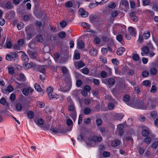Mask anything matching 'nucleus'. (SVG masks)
I'll return each instance as SVG.
<instances>
[{
	"mask_svg": "<svg viewBox=\"0 0 158 158\" xmlns=\"http://www.w3.org/2000/svg\"><path fill=\"white\" fill-rule=\"evenodd\" d=\"M102 140V138L101 136L95 135L92 137H89L87 143L91 146H94L96 143L101 142Z\"/></svg>",
	"mask_w": 158,
	"mask_h": 158,
	"instance_id": "nucleus-1",
	"label": "nucleus"
},
{
	"mask_svg": "<svg viewBox=\"0 0 158 158\" xmlns=\"http://www.w3.org/2000/svg\"><path fill=\"white\" fill-rule=\"evenodd\" d=\"M69 110L71 111V116L74 121H75L77 116L76 112L73 104H71L69 106Z\"/></svg>",
	"mask_w": 158,
	"mask_h": 158,
	"instance_id": "nucleus-2",
	"label": "nucleus"
},
{
	"mask_svg": "<svg viewBox=\"0 0 158 158\" xmlns=\"http://www.w3.org/2000/svg\"><path fill=\"white\" fill-rule=\"evenodd\" d=\"M66 85L67 86L65 87V88H64V87H60V89L62 91L64 92H68L70 90L71 85V78L69 76H68V81L67 82Z\"/></svg>",
	"mask_w": 158,
	"mask_h": 158,
	"instance_id": "nucleus-3",
	"label": "nucleus"
},
{
	"mask_svg": "<svg viewBox=\"0 0 158 158\" xmlns=\"http://www.w3.org/2000/svg\"><path fill=\"white\" fill-rule=\"evenodd\" d=\"M81 25L84 28L87 29L86 31L87 32H91L94 33H96L95 31L90 29V26L88 23L83 22L81 23Z\"/></svg>",
	"mask_w": 158,
	"mask_h": 158,
	"instance_id": "nucleus-4",
	"label": "nucleus"
},
{
	"mask_svg": "<svg viewBox=\"0 0 158 158\" xmlns=\"http://www.w3.org/2000/svg\"><path fill=\"white\" fill-rule=\"evenodd\" d=\"M33 90L30 87H27L23 89L22 91L23 94L26 96L28 95L29 94H31Z\"/></svg>",
	"mask_w": 158,
	"mask_h": 158,
	"instance_id": "nucleus-5",
	"label": "nucleus"
},
{
	"mask_svg": "<svg viewBox=\"0 0 158 158\" xmlns=\"http://www.w3.org/2000/svg\"><path fill=\"white\" fill-rule=\"evenodd\" d=\"M90 88L89 86L88 85L85 86L81 92L82 95L84 97L86 96L88 93L90 92Z\"/></svg>",
	"mask_w": 158,
	"mask_h": 158,
	"instance_id": "nucleus-6",
	"label": "nucleus"
},
{
	"mask_svg": "<svg viewBox=\"0 0 158 158\" xmlns=\"http://www.w3.org/2000/svg\"><path fill=\"white\" fill-rule=\"evenodd\" d=\"M124 127L123 125L122 124H119L118 125L116 133L120 136H121L123 134L122 130Z\"/></svg>",
	"mask_w": 158,
	"mask_h": 158,
	"instance_id": "nucleus-7",
	"label": "nucleus"
},
{
	"mask_svg": "<svg viewBox=\"0 0 158 158\" xmlns=\"http://www.w3.org/2000/svg\"><path fill=\"white\" fill-rule=\"evenodd\" d=\"M79 12L82 17L85 18L88 15V12L85 11L83 9H80L79 10Z\"/></svg>",
	"mask_w": 158,
	"mask_h": 158,
	"instance_id": "nucleus-8",
	"label": "nucleus"
},
{
	"mask_svg": "<svg viewBox=\"0 0 158 158\" xmlns=\"http://www.w3.org/2000/svg\"><path fill=\"white\" fill-rule=\"evenodd\" d=\"M149 49L146 46H143L142 48V52L141 54L143 56L146 55L149 52Z\"/></svg>",
	"mask_w": 158,
	"mask_h": 158,
	"instance_id": "nucleus-9",
	"label": "nucleus"
},
{
	"mask_svg": "<svg viewBox=\"0 0 158 158\" xmlns=\"http://www.w3.org/2000/svg\"><path fill=\"white\" fill-rule=\"evenodd\" d=\"M128 31L130 35L133 36H135L136 34V31L132 27H130L128 28Z\"/></svg>",
	"mask_w": 158,
	"mask_h": 158,
	"instance_id": "nucleus-10",
	"label": "nucleus"
},
{
	"mask_svg": "<svg viewBox=\"0 0 158 158\" xmlns=\"http://www.w3.org/2000/svg\"><path fill=\"white\" fill-rule=\"evenodd\" d=\"M124 116L123 114L122 113L116 114L114 115V118L116 120H121Z\"/></svg>",
	"mask_w": 158,
	"mask_h": 158,
	"instance_id": "nucleus-11",
	"label": "nucleus"
},
{
	"mask_svg": "<svg viewBox=\"0 0 158 158\" xmlns=\"http://www.w3.org/2000/svg\"><path fill=\"white\" fill-rule=\"evenodd\" d=\"M34 120L36 124L38 126H41L44 123L43 120L41 118H40L38 119H34Z\"/></svg>",
	"mask_w": 158,
	"mask_h": 158,
	"instance_id": "nucleus-12",
	"label": "nucleus"
},
{
	"mask_svg": "<svg viewBox=\"0 0 158 158\" xmlns=\"http://www.w3.org/2000/svg\"><path fill=\"white\" fill-rule=\"evenodd\" d=\"M125 50V48L123 47L119 48L117 50V54L118 55L121 56L123 54Z\"/></svg>",
	"mask_w": 158,
	"mask_h": 158,
	"instance_id": "nucleus-13",
	"label": "nucleus"
},
{
	"mask_svg": "<svg viewBox=\"0 0 158 158\" xmlns=\"http://www.w3.org/2000/svg\"><path fill=\"white\" fill-rule=\"evenodd\" d=\"M143 38L145 39H147L149 38L150 35V33L149 31H147L144 32L142 34Z\"/></svg>",
	"mask_w": 158,
	"mask_h": 158,
	"instance_id": "nucleus-14",
	"label": "nucleus"
},
{
	"mask_svg": "<svg viewBox=\"0 0 158 158\" xmlns=\"http://www.w3.org/2000/svg\"><path fill=\"white\" fill-rule=\"evenodd\" d=\"M48 96L50 99L53 98H56V99H57L59 98L57 95L53 92L48 94Z\"/></svg>",
	"mask_w": 158,
	"mask_h": 158,
	"instance_id": "nucleus-15",
	"label": "nucleus"
},
{
	"mask_svg": "<svg viewBox=\"0 0 158 158\" xmlns=\"http://www.w3.org/2000/svg\"><path fill=\"white\" fill-rule=\"evenodd\" d=\"M77 47L78 48L81 49L84 47V44L82 41L80 40L77 41Z\"/></svg>",
	"mask_w": 158,
	"mask_h": 158,
	"instance_id": "nucleus-16",
	"label": "nucleus"
},
{
	"mask_svg": "<svg viewBox=\"0 0 158 158\" xmlns=\"http://www.w3.org/2000/svg\"><path fill=\"white\" fill-rule=\"evenodd\" d=\"M120 143V142L118 140L113 141L111 143V145L112 147H116L118 146Z\"/></svg>",
	"mask_w": 158,
	"mask_h": 158,
	"instance_id": "nucleus-17",
	"label": "nucleus"
},
{
	"mask_svg": "<svg viewBox=\"0 0 158 158\" xmlns=\"http://www.w3.org/2000/svg\"><path fill=\"white\" fill-rule=\"evenodd\" d=\"M130 16L132 20L135 22H137L138 20V18L136 16L134 15V13L133 12L130 13Z\"/></svg>",
	"mask_w": 158,
	"mask_h": 158,
	"instance_id": "nucleus-18",
	"label": "nucleus"
},
{
	"mask_svg": "<svg viewBox=\"0 0 158 158\" xmlns=\"http://www.w3.org/2000/svg\"><path fill=\"white\" fill-rule=\"evenodd\" d=\"M89 52L91 55L93 56H95L97 55L98 52L97 50L93 48L90 49L89 51Z\"/></svg>",
	"mask_w": 158,
	"mask_h": 158,
	"instance_id": "nucleus-19",
	"label": "nucleus"
},
{
	"mask_svg": "<svg viewBox=\"0 0 158 158\" xmlns=\"http://www.w3.org/2000/svg\"><path fill=\"white\" fill-rule=\"evenodd\" d=\"M26 79V77L22 73H20L19 75V78L18 80L20 81H25Z\"/></svg>",
	"mask_w": 158,
	"mask_h": 158,
	"instance_id": "nucleus-20",
	"label": "nucleus"
},
{
	"mask_svg": "<svg viewBox=\"0 0 158 158\" xmlns=\"http://www.w3.org/2000/svg\"><path fill=\"white\" fill-rule=\"evenodd\" d=\"M142 134L143 136H145L148 135L149 134V129L148 128L144 129L142 131Z\"/></svg>",
	"mask_w": 158,
	"mask_h": 158,
	"instance_id": "nucleus-21",
	"label": "nucleus"
},
{
	"mask_svg": "<svg viewBox=\"0 0 158 158\" xmlns=\"http://www.w3.org/2000/svg\"><path fill=\"white\" fill-rule=\"evenodd\" d=\"M22 60L26 62H27L29 60V59L27 56L25 54H23L22 55Z\"/></svg>",
	"mask_w": 158,
	"mask_h": 158,
	"instance_id": "nucleus-22",
	"label": "nucleus"
},
{
	"mask_svg": "<svg viewBox=\"0 0 158 158\" xmlns=\"http://www.w3.org/2000/svg\"><path fill=\"white\" fill-rule=\"evenodd\" d=\"M27 115L29 119H31L34 116V113L32 111H29L27 113Z\"/></svg>",
	"mask_w": 158,
	"mask_h": 158,
	"instance_id": "nucleus-23",
	"label": "nucleus"
},
{
	"mask_svg": "<svg viewBox=\"0 0 158 158\" xmlns=\"http://www.w3.org/2000/svg\"><path fill=\"white\" fill-rule=\"evenodd\" d=\"M99 4V2H96L95 3H91L89 5V7L92 8L97 6Z\"/></svg>",
	"mask_w": 158,
	"mask_h": 158,
	"instance_id": "nucleus-24",
	"label": "nucleus"
},
{
	"mask_svg": "<svg viewBox=\"0 0 158 158\" xmlns=\"http://www.w3.org/2000/svg\"><path fill=\"white\" fill-rule=\"evenodd\" d=\"M6 7L8 9H11L13 7V5L10 2L8 1L6 4Z\"/></svg>",
	"mask_w": 158,
	"mask_h": 158,
	"instance_id": "nucleus-25",
	"label": "nucleus"
},
{
	"mask_svg": "<svg viewBox=\"0 0 158 158\" xmlns=\"http://www.w3.org/2000/svg\"><path fill=\"white\" fill-rule=\"evenodd\" d=\"M17 27L19 30H20L24 27V24L22 22H21L18 23L17 25Z\"/></svg>",
	"mask_w": 158,
	"mask_h": 158,
	"instance_id": "nucleus-26",
	"label": "nucleus"
},
{
	"mask_svg": "<svg viewBox=\"0 0 158 158\" xmlns=\"http://www.w3.org/2000/svg\"><path fill=\"white\" fill-rule=\"evenodd\" d=\"M53 88L51 86L48 87L47 89V92L48 95L53 93Z\"/></svg>",
	"mask_w": 158,
	"mask_h": 158,
	"instance_id": "nucleus-27",
	"label": "nucleus"
},
{
	"mask_svg": "<svg viewBox=\"0 0 158 158\" xmlns=\"http://www.w3.org/2000/svg\"><path fill=\"white\" fill-rule=\"evenodd\" d=\"M114 107V105L113 103L111 102L109 103L108 106V108L109 110H112Z\"/></svg>",
	"mask_w": 158,
	"mask_h": 158,
	"instance_id": "nucleus-28",
	"label": "nucleus"
},
{
	"mask_svg": "<svg viewBox=\"0 0 158 158\" xmlns=\"http://www.w3.org/2000/svg\"><path fill=\"white\" fill-rule=\"evenodd\" d=\"M105 70L108 72V74L111 76L112 74V69L111 68H109L108 67H105Z\"/></svg>",
	"mask_w": 158,
	"mask_h": 158,
	"instance_id": "nucleus-29",
	"label": "nucleus"
},
{
	"mask_svg": "<svg viewBox=\"0 0 158 158\" xmlns=\"http://www.w3.org/2000/svg\"><path fill=\"white\" fill-rule=\"evenodd\" d=\"M35 89L38 92H40L42 90V89L40 85L37 83L35 84Z\"/></svg>",
	"mask_w": 158,
	"mask_h": 158,
	"instance_id": "nucleus-30",
	"label": "nucleus"
},
{
	"mask_svg": "<svg viewBox=\"0 0 158 158\" xmlns=\"http://www.w3.org/2000/svg\"><path fill=\"white\" fill-rule=\"evenodd\" d=\"M115 80L114 78H110L108 79V84L110 85H113L115 83Z\"/></svg>",
	"mask_w": 158,
	"mask_h": 158,
	"instance_id": "nucleus-31",
	"label": "nucleus"
},
{
	"mask_svg": "<svg viewBox=\"0 0 158 158\" xmlns=\"http://www.w3.org/2000/svg\"><path fill=\"white\" fill-rule=\"evenodd\" d=\"M115 4L114 2H111L108 4V6L110 8L114 9L115 8Z\"/></svg>",
	"mask_w": 158,
	"mask_h": 158,
	"instance_id": "nucleus-32",
	"label": "nucleus"
},
{
	"mask_svg": "<svg viewBox=\"0 0 158 158\" xmlns=\"http://www.w3.org/2000/svg\"><path fill=\"white\" fill-rule=\"evenodd\" d=\"M29 54L30 57L32 59H34L36 57V54L35 52H30Z\"/></svg>",
	"mask_w": 158,
	"mask_h": 158,
	"instance_id": "nucleus-33",
	"label": "nucleus"
},
{
	"mask_svg": "<svg viewBox=\"0 0 158 158\" xmlns=\"http://www.w3.org/2000/svg\"><path fill=\"white\" fill-rule=\"evenodd\" d=\"M130 99L129 95L128 94L125 95L123 97V100L125 102H128Z\"/></svg>",
	"mask_w": 158,
	"mask_h": 158,
	"instance_id": "nucleus-34",
	"label": "nucleus"
},
{
	"mask_svg": "<svg viewBox=\"0 0 158 158\" xmlns=\"http://www.w3.org/2000/svg\"><path fill=\"white\" fill-rule=\"evenodd\" d=\"M16 108L17 111H19L21 110L22 107V105L21 104L18 103L16 105Z\"/></svg>",
	"mask_w": 158,
	"mask_h": 158,
	"instance_id": "nucleus-35",
	"label": "nucleus"
},
{
	"mask_svg": "<svg viewBox=\"0 0 158 158\" xmlns=\"http://www.w3.org/2000/svg\"><path fill=\"white\" fill-rule=\"evenodd\" d=\"M37 103V106L43 108L44 106V103L43 102L38 101Z\"/></svg>",
	"mask_w": 158,
	"mask_h": 158,
	"instance_id": "nucleus-36",
	"label": "nucleus"
},
{
	"mask_svg": "<svg viewBox=\"0 0 158 158\" xmlns=\"http://www.w3.org/2000/svg\"><path fill=\"white\" fill-rule=\"evenodd\" d=\"M143 37L142 35H139V36L138 41L139 43H141L143 42Z\"/></svg>",
	"mask_w": 158,
	"mask_h": 158,
	"instance_id": "nucleus-37",
	"label": "nucleus"
},
{
	"mask_svg": "<svg viewBox=\"0 0 158 158\" xmlns=\"http://www.w3.org/2000/svg\"><path fill=\"white\" fill-rule=\"evenodd\" d=\"M91 111V109L87 107L85 109L84 113L85 114H88L90 113Z\"/></svg>",
	"mask_w": 158,
	"mask_h": 158,
	"instance_id": "nucleus-38",
	"label": "nucleus"
},
{
	"mask_svg": "<svg viewBox=\"0 0 158 158\" xmlns=\"http://www.w3.org/2000/svg\"><path fill=\"white\" fill-rule=\"evenodd\" d=\"M101 77L102 78H105L107 76V73L106 72L104 71H102L100 73Z\"/></svg>",
	"mask_w": 158,
	"mask_h": 158,
	"instance_id": "nucleus-39",
	"label": "nucleus"
},
{
	"mask_svg": "<svg viewBox=\"0 0 158 158\" xmlns=\"http://www.w3.org/2000/svg\"><path fill=\"white\" fill-rule=\"evenodd\" d=\"M132 57L133 59L135 61L138 60L139 58V55L136 54H134Z\"/></svg>",
	"mask_w": 158,
	"mask_h": 158,
	"instance_id": "nucleus-40",
	"label": "nucleus"
},
{
	"mask_svg": "<svg viewBox=\"0 0 158 158\" xmlns=\"http://www.w3.org/2000/svg\"><path fill=\"white\" fill-rule=\"evenodd\" d=\"M116 39L119 42H121L123 39L122 36L121 34L118 35L116 36Z\"/></svg>",
	"mask_w": 158,
	"mask_h": 158,
	"instance_id": "nucleus-41",
	"label": "nucleus"
},
{
	"mask_svg": "<svg viewBox=\"0 0 158 158\" xmlns=\"http://www.w3.org/2000/svg\"><path fill=\"white\" fill-rule=\"evenodd\" d=\"M151 116L153 118H155L157 115V114L156 111H152L151 113Z\"/></svg>",
	"mask_w": 158,
	"mask_h": 158,
	"instance_id": "nucleus-42",
	"label": "nucleus"
},
{
	"mask_svg": "<svg viewBox=\"0 0 158 158\" xmlns=\"http://www.w3.org/2000/svg\"><path fill=\"white\" fill-rule=\"evenodd\" d=\"M24 66L26 69H29L32 66V65L30 63H26L24 64Z\"/></svg>",
	"mask_w": 158,
	"mask_h": 158,
	"instance_id": "nucleus-43",
	"label": "nucleus"
},
{
	"mask_svg": "<svg viewBox=\"0 0 158 158\" xmlns=\"http://www.w3.org/2000/svg\"><path fill=\"white\" fill-rule=\"evenodd\" d=\"M8 71L9 73L11 74H13L14 72V68L11 67H8Z\"/></svg>",
	"mask_w": 158,
	"mask_h": 158,
	"instance_id": "nucleus-44",
	"label": "nucleus"
},
{
	"mask_svg": "<svg viewBox=\"0 0 158 158\" xmlns=\"http://www.w3.org/2000/svg\"><path fill=\"white\" fill-rule=\"evenodd\" d=\"M11 56V58L13 59L15 58H16L18 57V55L17 53L15 52H12L10 53Z\"/></svg>",
	"mask_w": 158,
	"mask_h": 158,
	"instance_id": "nucleus-45",
	"label": "nucleus"
},
{
	"mask_svg": "<svg viewBox=\"0 0 158 158\" xmlns=\"http://www.w3.org/2000/svg\"><path fill=\"white\" fill-rule=\"evenodd\" d=\"M94 41L95 44H98L100 43V40L98 37H96L94 38Z\"/></svg>",
	"mask_w": 158,
	"mask_h": 158,
	"instance_id": "nucleus-46",
	"label": "nucleus"
},
{
	"mask_svg": "<svg viewBox=\"0 0 158 158\" xmlns=\"http://www.w3.org/2000/svg\"><path fill=\"white\" fill-rule=\"evenodd\" d=\"M58 35L59 37L61 38H64L66 35L65 33L63 31H61L59 33Z\"/></svg>",
	"mask_w": 158,
	"mask_h": 158,
	"instance_id": "nucleus-47",
	"label": "nucleus"
},
{
	"mask_svg": "<svg viewBox=\"0 0 158 158\" xmlns=\"http://www.w3.org/2000/svg\"><path fill=\"white\" fill-rule=\"evenodd\" d=\"M121 2L125 6H127L128 5V2L127 0H122Z\"/></svg>",
	"mask_w": 158,
	"mask_h": 158,
	"instance_id": "nucleus-48",
	"label": "nucleus"
},
{
	"mask_svg": "<svg viewBox=\"0 0 158 158\" xmlns=\"http://www.w3.org/2000/svg\"><path fill=\"white\" fill-rule=\"evenodd\" d=\"M110 155V152H108L104 151L103 153V156L105 157H108Z\"/></svg>",
	"mask_w": 158,
	"mask_h": 158,
	"instance_id": "nucleus-49",
	"label": "nucleus"
},
{
	"mask_svg": "<svg viewBox=\"0 0 158 158\" xmlns=\"http://www.w3.org/2000/svg\"><path fill=\"white\" fill-rule=\"evenodd\" d=\"M143 83L144 85L146 86H148L150 85V83L148 80H146L144 81Z\"/></svg>",
	"mask_w": 158,
	"mask_h": 158,
	"instance_id": "nucleus-50",
	"label": "nucleus"
},
{
	"mask_svg": "<svg viewBox=\"0 0 158 158\" xmlns=\"http://www.w3.org/2000/svg\"><path fill=\"white\" fill-rule=\"evenodd\" d=\"M156 72V70L154 68H152L150 70V73L151 74L155 75Z\"/></svg>",
	"mask_w": 158,
	"mask_h": 158,
	"instance_id": "nucleus-51",
	"label": "nucleus"
},
{
	"mask_svg": "<svg viewBox=\"0 0 158 158\" xmlns=\"http://www.w3.org/2000/svg\"><path fill=\"white\" fill-rule=\"evenodd\" d=\"M158 146V140L153 143L152 145V147L156 149Z\"/></svg>",
	"mask_w": 158,
	"mask_h": 158,
	"instance_id": "nucleus-52",
	"label": "nucleus"
},
{
	"mask_svg": "<svg viewBox=\"0 0 158 158\" xmlns=\"http://www.w3.org/2000/svg\"><path fill=\"white\" fill-rule=\"evenodd\" d=\"M66 123L68 126L71 125L72 127L73 125V123L71 119H67V120Z\"/></svg>",
	"mask_w": 158,
	"mask_h": 158,
	"instance_id": "nucleus-53",
	"label": "nucleus"
},
{
	"mask_svg": "<svg viewBox=\"0 0 158 158\" xmlns=\"http://www.w3.org/2000/svg\"><path fill=\"white\" fill-rule=\"evenodd\" d=\"M146 46L148 47L149 50L151 49L153 50L154 49V48L153 47V45L151 42L148 43V44L147 46Z\"/></svg>",
	"mask_w": 158,
	"mask_h": 158,
	"instance_id": "nucleus-54",
	"label": "nucleus"
},
{
	"mask_svg": "<svg viewBox=\"0 0 158 158\" xmlns=\"http://www.w3.org/2000/svg\"><path fill=\"white\" fill-rule=\"evenodd\" d=\"M36 38L38 41L41 42L43 40L42 36L41 35H37Z\"/></svg>",
	"mask_w": 158,
	"mask_h": 158,
	"instance_id": "nucleus-55",
	"label": "nucleus"
},
{
	"mask_svg": "<svg viewBox=\"0 0 158 158\" xmlns=\"http://www.w3.org/2000/svg\"><path fill=\"white\" fill-rule=\"evenodd\" d=\"M65 5L67 7H70L73 6V4L71 2L69 1L65 3Z\"/></svg>",
	"mask_w": 158,
	"mask_h": 158,
	"instance_id": "nucleus-56",
	"label": "nucleus"
},
{
	"mask_svg": "<svg viewBox=\"0 0 158 158\" xmlns=\"http://www.w3.org/2000/svg\"><path fill=\"white\" fill-rule=\"evenodd\" d=\"M112 62L115 65H118L119 64V62L116 59H113L111 60Z\"/></svg>",
	"mask_w": 158,
	"mask_h": 158,
	"instance_id": "nucleus-57",
	"label": "nucleus"
},
{
	"mask_svg": "<svg viewBox=\"0 0 158 158\" xmlns=\"http://www.w3.org/2000/svg\"><path fill=\"white\" fill-rule=\"evenodd\" d=\"M91 121V119L89 118L85 119L84 120V122L85 124H89Z\"/></svg>",
	"mask_w": 158,
	"mask_h": 158,
	"instance_id": "nucleus-58",
	"label": "nucleus"
},
{
	"mask_svg": "<svg viewBox=\"0 0 158 158\" xmlns=\"http://www.w3.org/2000/svg\"><path fill=\"white\" fill-rule=\"evenodd\" d=\"M157 90V88L156 86L155 85H152L151 89L150 90V92L152 93H155Z\"/></svg>",
	"mask_w": 158,
	"mask_h": 158,
	"instance_id": "nucleus-59",
	"label": "nucleus"
},
{
	"mask_svg": "<svg viewBox=\"0 0 158 158\" xmlns=\"http://www.w3.org/2000/svg\"><path fill=\"white\" fill-rule=\"evenodd\" d=\"M93 82L96 85H98L100 83V81L99 80L95 79H94L93 80Z\"/></svg>",
	"mask_w": 158,
	"mask_h": 158,
	"instance_id": "nucleus-60",
	"label": "nucleus"
},
{
	"mask_svg": "<svg viewBox=\"0 0 158 158\" xmlns=\"http://www.w3.org/2000/svg\"><path fill=\"white\" fill-rule=\"evenodd\" d=\"M144 142L146 143H149L151 141V139L150 137H147L144 139Z\"/></svg>",
	"mask_w": 158,
	"mask_h": 158,
	"instance_id": "nucleus-61",
	"label": "nucleus"
},
{
	"mask_svg": "<svg viewBox=\"0 0 158 158\" xmlns=\"http://www.w3.org/2000/svg\"><path fill=\"white\" fill-rule=\"evenodd\" d=\"M142 75L144 77H146L149 75V73L147 71H144L142 73Z\"/></svg>",
	"mask_w": 158,
	"mask_h": 158,
	"instance_id": "nucleus-62",
	"label": "nucleus"
},
{
	"mask_svg": "<svg viewBox=\"0 0 158 158\" xmlns=\"http://www.w3.org/2000/svg\"><path fill=\"white\" fill-rule=\"evenodd\" d=\"M96 123L97 126H100L102 124V120L100 119H98L96 120Z\"/></svg>",
	"mask_w": 158,
	"mask_h": 158,
	"instance_id": "nucleus-63",
	"label": "nucleus"
},
{
	"mask_svg": "<svg viewBox=\"0 0 158 158\" xmlns=\"http://www.w3.org/2000/svg\"><path fill=\"white\" fill-rule=\"evenodd\" d=\"M82 81L81 80H78L76 81V85L77 87H79L82 85Z\"/></svg>",
	"mask_w": 158,
	"mask_h": 158,
	"instance_id": "nucleus-64",
	"label": "nucleus"
}]
</instances>
